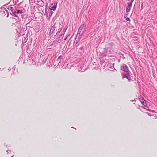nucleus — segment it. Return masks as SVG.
<instances>
[{
    "label": "nucleus",
    "instance_id": "nucleus-1",
    "mask_svg": "<svg viewBox=\"0 0 157 157\" xmlns=\"http://www.w3.org/2000/svg\"><path fill=\"white\" fill-rule=\"evenodd\" d=\"M85 26L84 24H82L80 26L77 35L76 37V39L77 38V37H79V36H80V33H81V32L82 31H84V29H85Z\"/></svg>",
    "mask_w": 157,
    "mask_h": 157
},
{
    "label": "nucleus",
    "instance_id": "nucleus-2",
    "mask_svg": "<svg viewBox=\"0 0 157 157\" xmlns=\"http://www.w3.org/2000/svg\"><path fill=\"white\" fill-rule=\"evenodd\" d=\"M101 52H100V53L101 54L102 57L106 56L107 52L105 48L101 49L100 50Z\"/></svg>",
    "mask_w": 157,
    "mask_h": 157
},
{
    "label": "nucleus",
    "instance_id": "nucleus-3",
    "mask_svg": "<svg viewBox=\"0 0 157 157\" xmlns=\"http://www.w3.org/2000/svg\"><path fill=\"white\" fill-rule=\"evenodd\" d=\"M56 6L57 4L56 3H54L51 4L50 6L49 7V8L50 10H52L54 11H55L56 9Z\"/></svg>",
    "mask_w": 157,
    "mask_h": 157
},
{
    "label": "nucleus",
    "instance_id": "nucleus-4",
    "mask_svg": "<svg viewBox=\"0 0 157 157\" xmlns=\"http://www.w3.org/2000/svg\"><path fill=\"white\" fill-rule=\"evenodd\" d=\"M127 5H128L126 7V12H128L130 11L132 4L131 3H127Z\"/></svg>",
    "mask_w": 157,
    "mask_h": 157
},
{
    "label": "nucleus",
    "instance_id": "nucleus-5",
    "mask_svg": "<svg viewBox=\"0 0 157 157\" xmlns=\"http://www.w3.org/2000/svg\"><path fill=\"white\" fill-rule=\"evenodd\" d=\"M140 101L142 103V104L144 105V106L146 107L147 106V104L145 102V100L143 98L141 99H140Z\"/></svg>",
    "mask_w": 157,
    "mask_h": 157
},
{
    "label": "nucleus",
    "instance_id": "nucleus-6",
    "mask_svg": "<svg viewBox=\"0 0 157 157\" xmlns=\"http://www.w3.org/2000/svg\"><path fill=\"white\" fill-rule=\"evenodd\" d=\"M121 69L124 71H126L128 70V67L126 65L122 66H121Z\"/></svg>",
    "mask_w": 157,
    "mask_h": 157
},
{
    "label": "nucleus",
    "instance_id": "nucleus-7",
    "mask_svg": "<svg viewBox=\"0 0 157 157\" xmlns=\"http://www.w3.org/2000/svg\"><path fill=\"white\" fill-rule=\"evenodd\" d=\"M55 30V28L54 27L52 26L50 30V33L51 34H53L54 32V31Z\"/></svg>",
    "mask_w": 157,
    "mask_h": 157
},
{
    "label": "nucleus",
    "instance_id": "nucleus-8",
    "mask_svg": "<svg viewBox=\"0 0 157 157\" xmlns=\"http://www.w3.org/2000/svg\"><path fill=\"white\" fill-rule=\"evenodd\" d=\"M16 13L17 14H18V13L21 14L23 13V11L21 10H17Z\"/></svg>",
    "mask_w": 157,
    "mask_h": 157
},
{
    "label": "nucleus",
    "instance_id": "nucleus-9",
    "mask_svg": "<svg viewBox=\"0 0 157 157\" xmlns=\"http://www.w3.org/2000/svg\"><path fill=\"white\" fill-rule=\"evenodd\" d=\"M128 70L126 71H125V73L124 74H125V76L127 77V78H128V77H127V76L128 75Z\"/></svg>",
    "mask_w": 157,
    "mask_h": 157
},
{
    "label": "nucleus",
    "instance_id": "nucleus-10",
    "mask_svg": "<svg viewBox=\"0 0 157 157\" xmlns=\"http://www.w3.org/2000/svg\"><path fill=\"white\" fill-rule=\"evenodd\" d=\"M126 20L128 21H130V19L128 17H126Z\"/></svg>",
    "mask_w": 157,
    "mask_h": 157
},
{
    "label": "nucleus",
    "instance_id": "nucleus-11",
    "mask_svg": "<svg viewBox=\"0 0 157 157\" xmlns=\"http://www.w3.org/2000/svg\"><path fill=\"white\" fill-rule=\"evenodd\" d=\"M134 0H131V2H128V3H131L132 4V2H133Z\"/></svg>",
    "mask_w": 157,
    "mask_h": 157
},
{
    "label": "nucleus",
    "instance_id": "nucleus-12",
    "mask_svg": "<svg viewBox=\"0 0 157 157\" xmlns=\"http://www.w3.org/2000/svg\"><path fill=\"white\" fill-rule=\"evenodd\" d=\"M62 57V56H59L57 59V60H59V59Z\"/></svg>",
    "mask_w": 157,
    "mask_h": 157
}]
</instances>
